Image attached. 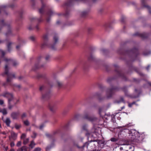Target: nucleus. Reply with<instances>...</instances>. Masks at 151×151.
<instances>
[{
	"label": "nucleus",
	"mask_w": 151,
	"mask_h": 151,
	"mask_svg": "<svg viewBox=\"0 0 151 151\" xmlns=\"http://www.w3.org/2000/svg\"><path fill=\"white\" fill-rule=\"evenodd\" d=\"M4 60L6 63V65L5 66V72L2 75L3 76H4V74H6L7 76V82L6 83H4L3 84V85L5 87L6 84H8L12 81L13 78H15L14 74L12 75L10 73H9L8 65L9 64H12L13 66H15L18 65V63L16 61L11 59H6Z\"/></svg>",
	"instance_id": "obj_1"
},
{
	"label": "nucleus",
	"mask_w": 151,
	"mask_h": 151,
	"mask_svg": "<svg viewBox=\"0 0 151 151\" xmlns=\"http://www.w3.org/2000/svg\"><path fill=\"white\" fill-rule=\"evenodd\" d=\"M2 96L4 97H6L8 99V103L9 104V108L11 109L12 107V106L11 104L15 105L17 102L16 99L13 98V96L12 94L8 92H6L3 93Z\"/></svg>",
	"instance_id": "obj_2"
},
{
	"label": "nucleus",
	"mask_w": 151,
	"mask_h": 151,
	"mask_svg": "<svg viewBox=\"0 0 151 151\" xmlns=\"http://www.w3.org/2000/svg\"><path fill=\"white\" fill-rule=\"evenodd\" d=\"M144 136L145 135L144 134H142L140 135L139 132L136 131H135L134 132H132L131 134L129 135V137L132 141H134L140 137H142V139H143L144 138Z\"/></svg>",
	"instance_id": "obj_3"
},
{
	"label": "nucleus",
	"mask_w": 151,
	"mask_h": 151,
	"mask_svg": "<svg viewBox=\"0 0 151 151\" xmlns=\"http://www.w3.org/2000/svg\"><path fill=\"white\" fill-rule=\"evenodd\" d=\"M84 119H88L91 122L93 121L94 118L93 113L91 110H89L87 114H85L84 117Z\"/></svg>",
	"instance_id": "obj_4"
},
{
	"label": "nucleus",
	"mask_w": 151,
	"mask_h": 151,
	"mask_svg": "<svg viewBox=\"0 0 151 151\" xmlns=\"http://www.w3.org/2000/svg\"><path fill=\"white\" fill-rule=\"evenodd\" d=\"M53 39L55 41L54 43L53 44V45H51L50 47H49L52 50H55V48L54 47V46L55 45V44L57 42L58 40V37L57 36V35L55 34L54 36L53 37ZM49 47V46H48Z\"/></svg>",
	"instance_id": "obj_5"
},
{
	"label": "nucleus",
	"mask_w": 151,
	"mask_h": 151,
	"mask_svg": "<svg viewBox=\"0 0 151 151\" xmlns=\"http://www.w3.org/2000/svg\"><path fill=\"white\" fill-rule=\"evenodd\" d=\"M95 142H97L98 144V146L101 148H102L103 147L104 145V139H97L95 140Z\"/></svg>",
	"instance_id": "obj_6"
},
{
	"label": "nucleus",
	"mask_w": 151,
	"mask_h": 151,
	"mask_svg": "<svg viewBox=\"0 0 151 151\" xmlns=\"http://www.w3.org/2000/svg\"><path fill=\"white\" fill-rule=\"evenodd\" d=\"M43 39L44 43L42 44V47H43L45 46H47V44L45 42L47 40V36L46 35H44L43 37Z\"/></svg>",
	"instance_id": "obj_7"
},
{
	"label": "nucleus",
	"mask_w": 151,
	"mask_h": 151,
	"mask_svg": "<svg viewBox=\"0 0 151 151\" xmlns=\"http://www.w3.org/2000/svg\"><path fill=\"white\" fill-rule=\"evenodd\" d=\"M19 115V113L18 112H13L11 114V116L13 119H16L18 118Z\"/></svg>",
	"instance_id": "obj_8"
},
{
	"label": "nucleus",
	"mask_w": 151,
	"mask_h": 151,
	"mask_svg": "<svg viewBox=\"0 0 151 151\" xmlns=\"http://www.w3.org/2000/svg\"><path fill=\"white\" fill-rule=\"evenodd\" d=\"M11 136L14 140H15L17 138V134L14 132H11Z\"/></svg>",
	"instance_id": "obj_9"
},
{
	"label": "nucleus",
	"mask_w": 151,
	"mask_h": 151,
	"mask_svg": "<svg viewBox=\"0 0 151 151\" xmlns=\"http://www.w3.org/2000/svg\"><path fill=\"white\" fill-rule=\"evenodd\" d=\"M94 132H88L86 134V136L87 137L88 139L89 137H93V134Z\"/></svg>",
	"instance_id": "obj_10"
},
{
	"label": "nucleus",
	"mask_w": 151,
	"mask_h": 151,
	"mask_svg": "<svg viewBox=\"0 0 151 151\" xmlns=\"http://www.w3.org/2000/svg\"><path fill=\"white\" fill-rule=\"evenodd\" d=\"M35 145L36 144L35 143L34 141L33 140L30 143L29 146L31 149H32L34 147Z\"/></svg>",
	"instance_id": "obj_11"
},
{
	"label": "nucleus",
	"mask_w": 151,
	"mask_h": 151,
	"mask_svg": "<svg viewBox=\"0 0 151 151\" xmlns=\"http://www.w3.org/2000/svg\"><path fill=\"white\" fill-rule=\"evenodd\" d=\"M5 123L7 126L9 127L10 126L11 121L9 118H6L5 121Z\"/></svg>",
	"instance_id": "obj_12"
},
{
	"label": "nucleus",
	"mask_w": 151,
	"mask_h": 151,
	"mask_svg": "<svg viewBox=\"0 0 151 151\" xmlns=\"http://www.w3.org/2000/svg\"><path fill=\"white\" fill-rule=\"evenodd\" d=\"M23 150L24 151H30L31 150L29 147H28L26 146L22 147Z\"/></svg>",
	"instance_id": "obj_13"
},
{
	"label": "nucleus",
	"mask_w": 151,
	"mask_h": 151,
	"mask_svg": "<svg viewBox=\"0 0 151 151\" xmlns=\"http://www.w3.org/2000/svg\"><path fill=\"white\" fill-rule=\"evenodd\" d=\"M88 60L89 61H92L93 60V55L92 53H90L89 56L88 58Z\"/></svg>",
	"instance_id": "obj_14"
},
{
	"label": "nucleus",
	"mask_w": 151,
	"mask_h": 151,
	"mask_svg": "<svg viewBox=\"0 0 151 151\" xmlns=\"http://www.w3.org/2000/svg\"><path fill=\"white\" fill-rule=\"evenodd\" d=\"M41 3H42V6L41 8L39 10V12L40 14H42V13L43 10V9L45 7V5H44L42 1H41Z\"/></svg>",
	"instance_id": "obj_15"
},
{
	"label": "nucleus",
	"mask_w": 151,
	"mask_h": 151,
	"mask_svg": "<svg viewBox=\"0 0 151 151\" xmlns=\"http://www.w3.org/2000/svg\"><path fill=\"white\" fill-rule=\"evenodd\" d=\"M29 138L24 139L23 144L24 145H26L29 142Z\"/></svg>",
	"instance_id": "obj_16"
},
{
	"label": "nucleus",
	"mask_w": 151,
	"mask_h": 151,
	"mask_svg": "<svg viewBox=\"0 0 151 151\" xmlns=\"http://www.w3.org/2000/svg\"><path fill=\"white\" fill-rule=\"evenodd\" d=\"M91 145V142L90 143L88 144L87 142H86L83 145V147H86L87 148V149Z\"/></svg>",
	"instance_id": "obj_17"
},
{
	"label": "nucleus",
	"mask_w": 151,
	"mask_h": 151,
	"mask_svg": "<svg viewBox=\"0 0 151 151\" xmlns=\"http://www.w3.org/2000/svg\"><path fill=\"white\" fill-rule=\"evenodd\" d=\"M128 106L129 107H132V105L134 104H135L137 105V104H136V102L134 101L132 103H128Z\"/></svg>",
	"instance_id": "obj_18"
},
{
	"label": "nucleus",
	"mask_w": 151,
	"mask_h": 151,
	"mask_svg": "<svg viewBox=\"0 0 151 151\" xmlns=\"http://www.w3.org/2000/svg\"><path fill=\"white\" fill-rule=\"evenodd\" d=\"M116 89L114 88H112L111 89H109L108 91V92L109 93L111 94L113 93L114 92Z\"/></svg>",
	"instance_id": "obj_19"
},
{
	"label": "nucleus",
	"mask_w": 151,
	"mask_h": 151,
	"mask_svg": "<svg viewBox=\"0 0 151 151\" xmlns=\"http://www.w3.org/2000/svg\"><path fill=\"white\" fill-rule=\"evenodd\" d=\"M110 140L112 142H115L118 141V139L114 137H112L111 139Z\"/></svg>",
	"instance_id": "obj_20"
},
{
	"label": "nucleus",
	"mask_w": 151,
	"mask_h": 151,
	"mask_svg": "<svg viewBox=\"0 0 151 151\" xmlns=\"http://www.w3.org/2000/svg\"><path fill=\"white\" fill-rule=\"evenodd\" d=\"M15 128L17 129H19L21 127V125L20 124H16L15 125Z\"/></svg>",
	"instance_id": "obj_21"
},
{
	"label": "nucleus",
	"mask_w": 151,
	"mask_h": 151,
	"mask_svg": "<svg viewBox=\"0 0 151 151\" xmlns=\"http://www.w3.org/2000/svg\"><path fill=\"white\" fill-rule=\"evenodd\" d=\"M41 149L39 147L35 148L33 151H41Z\"/></svg>",
	"instance_id": "obj_22"
},
{
	"label": "nucleus",
	"mask_w": 151,
	"mask_h": 151,
	"mask_svg": "<svg viewBox=\"0 0 151 151\" xmlns=\"http://www.w3.org/2000/svg\"><path fill=\"white\" fill-rule=\"evenodd\" d=\"M11 44L12 43L10 42L7 45L8 50L9 51H10V46Z\"/></svg>",
	"instance_id": "obj_23"
},
{
	"label": "nucleus",
	"mask_w": 151,
	"mask_h": 151,
	"mask_svg": "<svg viewBox=\"0 0 151 151\" xmlns=\"http://www.w3.org/2000/svg\"><path fill=\"white\" fill-rule=\"evenodd\" d=\"M24 124L26 126H28L29 124V122L27 120H26L24 122Z\"/></svg>",
	"instance_id": "obj_24"
},
{
	"label": "nucleus",
	"mask_w": 151,
	"mask_h": 151,
	"mask_svg": "<svg viewBox=\"0 0 151 151\" xmlns=\"http://www.w3.org/2000/svg\"><path fill=\"white\" fill-rule=\"evenodd\" d=\"M26 137V134H23L22 135L21 138V139H24Z\"/></svg>",
	"instance_id": "obj_25"
},
{
	"label": "nucleus",
	"mask_w": 151,
	"mask_h": 151,
	"mask_svg": "<svg viewBox=\"0 0 151 151\" xmlns=\"http://www.w3.org/2000/svg\"><path fill=\"white\" fill-rule=\"evenodd\" d=\"M37 135V133L35 132H33V135L31 136V137L33 138H35Z\"/></svg>",
	"instance_id": "obj_26"
},
{
	"label": "nucleus",
	"mask_w": 151,
	"mask_h": 151,
	"mask_svg": "<svg viewBox=\"0 0 151 151\" xmlns=\"http://www.w3.org/2000/svg\"><path fill=\"white\" fill-rule=\"evenodd\" d=\"M125 94L126 95L128 96H129L130 97H131L132 98H136V97L135 96H130L129 95H128L127 94V91H125L124 92Z\"/></svg>",
	"instance_id": "obj_27"
},
{
	"label": "nucleus",
	"mask_w": 151,
	"mask_h": 151,
	"mask_svg": "<svg viewBox=\"0 0 151 151\" xmlns=\"http://www.w3.org/2000/svg\"><path fill=\"white\" fill-rule=\"evenodd\" d=\"M1 111H2L3 114L4 115L6 114H7L6 110L5 109H3Z\"/></svg>",
	"instance_id": "obj_28"
},
{
	"label": "nucleus",
	"mask_w": 151,
	"mask_h": 151,
	"mask_svg": "<svg viewBox=\"0 0 151 151\" xmlns=\"http://www.w3.org/2000/svg\"><path fill=\"white\" fill-rule=\"evenodd\" d=\"M51 148V145L47 146L46 148V151H48Z\"/></svg>",
	"instance_id": "obj_29"
},
{
	"label": "nucleus",
	"mask_w": 151,
	"mask_h": 151,
	"mask_svg": "<svg viewBox=\"0 0 151 151\" xmlns=\"http://www.w3.org/2000/svg\"><path fill=\"white\" fill-rule=\"evenodd\" d=\"M21 145V142L20 141H18L17 144L16 145L17 147H19Z\"/></svg>",
	"instance_id": "obj_30"
},
{
	"label": "nucleus",
	"mask_w": 151,
	"mask_h": 151,
	"mask_svg": "<svg viewBox=\"0 0 151 151\" xmlns=\"http://www.w3.org/2000/svg\"><path fill=\"white\" fill-rule=\"evenodd\" d=\"M14 86L15 88H17L19 90L21 87L20 86V85H14Z\"/></svg>",
	"instance_id": "obj_31"
},
{
	"label": "nucleus",
	"mask_w": 151,
	"mask_h": 151,
	"mask_svg": "<svg viewBox=\"0 0 151 151\" xmlns=\"http://www.w3.org/2000/svg\"><path fill=\"white\" fill-rule=\"evenodd\" d=\"M86 12H83L81 13V15L82 17H84L86 14Z\"/></svg>",
	"instance_id": "obj_32"
},
{
	"label": "nucleus",
	"mask_w": 151,
	"mask_h": 151,
	"mask_svg": "<svg viewBox=\"0 0 151 151\" xmlns=\"http://www.w3.org/2000/svg\"><path fill=\"white\" fill-rule=\"evenodd\" d=\"M0 52L1 53L2 55V56L4 57L5 55V53L4 52L3 50H0Z\"/></svg>",
	"instance_id": "obj_33"
},
{
	"label": "nucleus",
	"mask_w": 151,
	"mask_h": 151,
	"mask_svg": "<svg viewBox=\"0 0 151 151\" xmlns=\"http://www.w3.org/2000/svg\"><path fill=\"white\" fill-rule=\"evenodd\" d=\"M53 12L52 11H50L49 12L47 13V14L48 15L51 16V15H52V14H53Z\"/></svg>",
	"instance_id": "obj_34"
},
{
	"label": "nucleus",
	"mask_w": 151,
	"mask_h": 151,
	"mask_svg": "<svg viewBox=\"0 0 151 151\" xmlns=\"http://www.w3.org/2000/svg\"><path fill=\"white\" fill-rule=\"evenodd\" d=\"M10 146L11 147H13L14 146L15 144H14V142H12L10 143Z\"/></svg>",
	"instance_id": "obj_35"
},
{
	"label": "nucleus",
	"mask_w": 151,
	"mask_h": 151,
	"mask_svg": "<svg viewBox=\"0 0 151 151\" xmlns=\"http://www.w3.org/2000/svg\"><path fill=\"white\" fill-rule=\"evenodd\" d=\"M44 127V125L43 124H41L39 127V129H42L43 127Z\"/></svg>",
	"instance_id": "obj_36"
},
{
	"label": "nucleus",
	"mask_w": 151,
	"mask_h": 151,
	"mask_svg": "<svg viewBox=\"0 0 151 151\" xmlns=\"http://www.w3.org/2000/svg\"><path fill=\"white\" fill-rule=\"evenodd\" d=\"M30 39L32 41H33L35 40V37L34 36H32L30 37Z\"/></svg>",
	"instance_id": "obj_37"
},
{
	"label": "nucleus",
	"mask_w": 151,
	"mask_h": 151,
	"mask_svg": "<svg viewBox=\"0 0 151 151\" xmlns=\"http://www.w3.org/2000/svg\"><path fill=\"white\" fill-rule=\"evenodd\" d=\"M17 151H23L22 147L21 148H18L17 150Z\"/></svg>",
	"instance_id": "obj_38"
},
{
	"label": "nucleus",
	"mask_w": 151,
	"mask_h": 151,
	"mask_svg": "<svg viewBox=\"0 0 151 151\" xmlns=\"http://www.w3.org/2000/svg\"><path fill=\"white\" fill-rule=\"evenodd\" d=\"M26 116V114L25 113H24L22 116V119L24 118Z\"/></svg>",
	"instance_id": "obj_39"
},
{
	"label": "nucleus",
	"mask_w": 151,
	"mask_h": 151,
	"mask_svg": "<svg viewBox=\"0 0 151 151\" xmlns=\"http://www.w3.org/2000/svg\"><path fill=\"white\" fill-rule=\"evenodd\" d=\"M50 58V56L49 55H47L46 56L45 59L46 60H48Z\"/></svg>",
	"instance_id": "obj_40"
},
{
	"label": "nucleus",
	"mask_w": 151,
	"mask_h": 151,
	"mask_svg": "<svg viewBox=\"0 0 151 151\" xmlns=\"http://www.w3.org/2000/svg\"><path fill=\"white\" fill-rule=\"evenodd\" d=\"M4 103V101L3 100L0 99V105H2Z\"/></svg>",
	"instance_id": "obj_41"
},
{
	"label": "nucleus",
	"mask_w": 151,
	"mask_h": 151,
	"mask_svg": "<svg viewBox=\"0 0 151 151\" xmlns=\"http://www.w3.org/2000/svg\"><path fill=\"white\" fill-rule=\"evenodd\" d=\"M108 25V23H106L103 25V26L105 27H106Z\"/></svg>",
	"instance_id": "obj_42"
},
{
	"label": "nucleus",
	"mask_w": 151,
	"mask_h": 151,
	"mask_svg": "<svg viewBox=\"0 0 151 151\" xmlns=\"http://www.w3.org/2000/svg\"><path fill=\"white\" fill-rule=\"evenodd\" d=\"M11 33V32L10 30H9L8 32L7 33H6L5 35L6 36H7L8 35L10 34Z\"/></svg>",
	"instance_id": "obj_43"
},
{
	"label": "nucleus",
	"mask_w": 151,
	"mask_h": 151,
	"mask_svg": "<svg viewBox=\"0 0 151 151\" xmlns=\"http://www.w3.org/2000/svg\"><path fill=\"white\" fill-rule=\"evenodd\" d=\"M4 148L6 151H7V150L8 149V146L4 147Z\"/></svg>",
	"instance_id": "obj_44"
},
{
	"label": "nucleus",
	"mask_w": 151,
	"mask_h": 151,
	"mask_svg": "<svg viewBox=\"0 0 151 151\" xmlns=\"http://www.w3.org/2000/svg\"><path fill=\"white\" fill-rule=\"evenodd\" d=\"M44 86H42L40 87V91H42V89H43L44 88Z\"/></svg>",
	"instance_id": "obj_45"
},
{
	"label": "nucleus",
	"mask_w": 151,
	"mask_h": 151,
	"mask_svg": "<svg viewBox=\"0 0 151 151\" xmlns=\"http://www.w3.org/2000/svg\"><path fill=\"white\" fill-rule=\"evenodd\" d=\"M4 21L3 20H2L1 21V22H0V23L1 24H2V25H4Z\"/></svg>",
	"instance_id": "obj_46"
},
{
	"label": "nucleus",
	"mask_w": 151,
	"mask_h": 151,
	"mask_svg": "<svg viewBox=\"0 0 151 151\" xmlns=\"http://www.w3.org/2000/svg\"><path fill=\"white\" fill-rule=\"evenodd\" d=\"M58 84L59 86H61V84L58 82Z\"/></svg>",
	"instance_id": "obj_47"
},
{
	"label": "nucleus",
	"mask_w": 151,
	"mask_h": 151,
	"mask_svg": "<svg viewBox=\"0 0 151 151\" xmlns=\"http://www.w3.org/2000/svg\"><path fill=\"white\" fill-rule=\"evenodd\" d=\"M150 67V65H148L147 67L146 68V69H147V70H149V67Z\"/></svg>",
	"instance_id": "obj_48"
},
{
	"label": "nucleus",
	"mask_w": 151,
	"mask_h": 151,
	"mask_svg": "<svg viewBox=\"0 0 151 151\" xmlns=\"http://www.w3.org/2000/svg\"><path fill=\"white\" fill-rule=\"evenodd\" d=\"M9 151H15V150L13 149V148H12L11 149L9 150Z\"/></svg>",
	"instance_id": "obj_49"
},
{
	"label": "nucleus",
	"mask_w": 151,
	"mask_h": 151,
	"mask_svg": "<svg viewBox=\"0 0 151 151\" xmlns=\"http://www.w3.org/2000/svg\"><path fill=\"white\" fill-rule=\"evenodd\" d=\"M20 47V46L19 45H17L16 47V48L17 49H18Z\"/></svg>",
	"instance_id": "obj_50"
},
{
	"label": "nucleus",
	"mask_w": 151,
	"mask_h": 151,
	"mask_svg": "<svg viewBox=\"0 0 151 151\" xmlns=\"http://www.w3.org/2000/svg\"><path fill=\"white\" fill-rule=\"evenodd\" d=\"M90 150L91 151H94V148H92L91 150Z\"/></svg>",
	"instance_id": "obj_51"
},
{
	"label": "nucleus",
	"mask_w": 151,
	"mask_h": 151,
	"mask_svg": "<svg viewBox=\"0 0 151 151\" xmlns=\"http://www.w3.org/2000/svg\"><path fill=\"white\" fill-rule=\"evenodd\" d=\"M50 109L52 111H54L53 109L51 107H50Z\"/></svg>",
	"instance_id": "obj_52"
},
{
	"label": "nucleus",
	"mask_w": 151,
	"mask_h": 151,
	"mask_svg": "<svg viewBox=\"0 0 151 151\" xmlns=\"http://www.w3.org/2000/svg\"><path fill=\"white\" fill-rule=\"evenodd\" d=\"M119 149L120 151L122 150H123V148L122 147H120Z\"/></svg>",
	"instance_id": "obj_53"
},
{
	"label": "nucleus",
	"mask_w": 151,
	"mask_h": 151,
	"mask_svg": "<svg viewBox=\"0 0 151 151\" xmlns=\"http://www.w3.org/2000/svg\"><path fill=\"white\" fill-rule=\"evenodd\" d=\"M2 134H4V135L6 134V132H2Z\"/></svg>",
	"instance_id": "obj_54"
},
{
	"label": "nucleus",
	"mask_w": 151,
	"mask_h": 151,
	"mask_svg": "<svg viewBox=\"0 0 151 151\" xmlns=\"http://www.w3.org/2000/svg\"><path fill=\"white\" fill-rule=\"evenodd\" d=\"M46 135L47 137H49L50 136V135L48 134H46Z\"/></svg>",
	"instance_id": "obj_55"
},
{
	"label": "nucleus",
	"mask_w": 151,
	"mask_h": 151,
	"mask_svg": "<svg viewBox=\"0 0 151 151\" xmlns=\"http://www.w3.org/2000/svg\"><path fill=\"white\" fill-rule=\"evenodd\" d=\"M36 28L37 29H39V28H38V26H36Z\"/></svg>",
	"instance_id": "obj_56"
},
{
	"label": "nucleus",
	"mask_w": 151,
	"mask_h": 151,
	"mask_svg": "<svg viewBox=\"0 0 151 151\" xmlns=\"http://www.w3.org/2000/svg\"><path fill=\"white\" fill-rule=\"evenodd\" d=\"M22 78V77H19V80H20Z\"/></svg>",
	"instance_id": "obj_57"
},
{
	"label": "nucleus",
	"mask_w": 151,
	"mask_h": 151,
	"mask_svg": "<svg viewBox=\"0 0 151 151\" xmlns=\"http://www.w3.org/2000/svg\"><path fill=\"white\" fill-rule=\"evenodd\" d=\"M121 101H123L124 100L123 98H121Z\"/></svg>",
	"instance_id": "obj_58"
},
{
	"label": "nucleus",
	"mask_w": 151,
	"mask_h": 151,
	"mask_svg": "<svg viewBox=\"0 0 151 151\" xmlns=\"http://www.w3.org/2000/svg\"><path fill=\"white\" fill-rule=\"evenodd\" d=\"M35 66L37 68H39L40 67H37V66H36V65H35Z\"/></svg>",
	"instance_id": "obj_59"
},
{
	"label": "nucleus",
	"mask_w": 151,
	"mask_h": 151,
	"mask_svg": "<svg viewBox=\"0 0 151 151\" xmlns=\"http://www.w3.org/2000/svg\"><path fill=\"white\" fill-rule=\"evenodd\" d=\"M59 22H59V21H58L57 23V24H58Z\"/></svg>",
	"instance_id": "obj_60"
},
{
	"label": "nucleus",
	"mask_w": 151,
	"mask_h": 151,
	"mask_svg": "<svg viewBox=\"0 0 151 151\" xmlns=\"http://www.w3.org/2000/svg\"><path fill=\"white\" fill-rule=\"evenodd\" d=\"M129 149H131V148H132V147L131 146H130V147H129Z\"/></svg>",
	"instance_id": "obj_61"
},
{
	"label": "nucleus",
	"mask_w": 151,
	"mask_h": 151,
	"mask_svg": "<svg viewBox=\"0 0 151 151\" xmlns=\"http://www.w3.org/2000/svg\"><path fill=\"white\" fill-rule=\"evenodd\" d=\"M1 109L0 108V112H1Z\"/></svg>",
	"instance_id": "obj_62"
},
{
	"label": "nucleus",
	"mask_w": 151,
	"mask_h": 151,
	"mask_svg": "<svg viewBox=\"0 0 151 151\" xmlns=\"http://www.w3.org/2000/svg\"><path fill=\"white\" fill-rule=\"evenodd\" d=\"M147 8H148V9H149L150 8V7L149 6H147Z\"/></svg>",
	"instance_id": "obj_63"
},
{
	"label": "nucleus",
	"mask_w": 151,
	"mask_h": 151,
	"mask_svg": "<svg viewBox=\"0 0 151 151\" xmlns=\"http://www.w3.org/2000/svg\"><path fill=\"white\" fill-rule=\"evenodd\" d=\"M43 98H45V97H44L43 96H42Z\"/></svg>",
	"instance_id": "obj_64"
}]
</instances>
